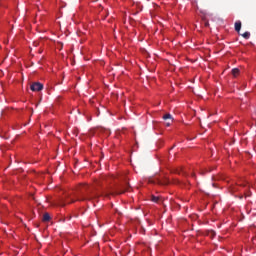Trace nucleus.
Returning a JSON list of instances; mask_svg holds the SVG:
<instances>
[{"instance_id": "1", "label": "nucleus", "mask_w": 256, "mask_h": 256, "mask_svg": "<svg viewBox=\"0 0 256 256\" xmlns=\"http://www.w3.org/2000/svg\"><path fill=\"white\" fill-rule=\"evenodd\" d=\"M101 195L103 194L93 191V189L89 188L87 184H84L79 186L76 199L77 201H91L92 199L101 197Z\"/></svg>"}, {"instance_id": "2", "label": "nucleus", "mask_w": 256, "mask_h": 256, "mask_svg": "<svg viewBox=\"0 0 256 256\" xmlns=\"http://www.w3.org/2000/svg\"><path fill=\"white\" fill-rule=\"evenodd\" d=\"M148 183L153 185H169V178L167 176L159 175L148 179Z\"/></svg>"}, {"instance_id": "3", "label": "nucleus", "mask_w": 256, "mask_h": 256, "mask_svg": "<svg viewBox=\"0 0 256 256\" xmlns=\"http://www.w3.org/2000/svg\"><path fill=\"white\" fill-rule=\"evenodd\" d=\"M31 91H43V84L35 82L30 86Z\"/></svg>"}, {"instance_id": "4", "label": "nucleus", "mask_w": 256, "mask_h": 256, "mask_svg": "<svg viewBox=\"0 0 256 256\" xmlns=\"http://www.w3.org/2000/svg\"><path fill=\"white\" fill-rule=\"evenodd\" d=\"M125 191H129V183H126L125 186L118 188V193H125Z\"/></svg>"}, {"instance_id": "5", "label": "nucleus", "mask_w": 256, "mask_h": 256, "mask_svg": "<svg viewBox=\"0 0 256 256\" xmlns=\"http://www.w3.org/2000/svg\"><path fill=\"white\" fill-rule=\"evenodd\" d=\"M231 73H232L233 77H239L240 70H239V68H234V69H232Z\"/></svg>"}, {"instance_id": "6", "label": "nucleus", "mask_w": 256, "mask_h": 256, "mask_svg": "<svg viewBox=\"0 0 256 256\" xmlns=\"http://www.w3.org/2000/svg\"><path fill=\"white\" fill-rule=\"evenodd\" d=\"M235 31H237V33H239V31H241V21L235 22Z\"/></svg>"}, {"instance_id": "7", "label": "nucleus", "mask_w": 256, "mask_h": 256, "mask_svg": "<svg viewBox=\"0 0 256 256\" xmlns=\"http://www.w3.org/2000/svg\"><path fill=\"white\" fill-rule=\"evenodd\" d=\"M239 187H247V182L245 180H240L237 182Z\"/></svg>"}, {"instance_id": "8", "label": "nucleus", "mask_w": 256, "mask_h": 256, "mask_svg": "<svg viewBox=\"0 0 256 256\" xmlns=\"http://www.w3.org/2000/svg\"><path fill=\"white\" fill-rule=\"evenodd\" d=\"M43 221H51V216L49 215V213H45L43 215Z\"/></svg>"}, {"instance_id": "9", "label": "nucleus", "mask_w": 256, "mask_h": 256, "mask_svg": "<svg viewBox=\"0 0 256 256\" xmlns=\"http://www.w3.org/2000/svg\"><path fill=\"white\" fill-rule=\"evenodd\" d=\"M242 35V37L244 38V39H249L250 37H251V33H249V32H244L243 34H241Z\"/></svg>"}, {"instance_id": "10", "label": "nucleus", "mask_w": 256, "mask_h": 256, "mask_svg": "<svg viewBox=\"0 0 256 256\" xmlns=\"http://www.w3.org/2000/svg\"><path fill=\"white\" fill-rule=\"evenodd\" d=\"M164 121H167V119H173V117L171 116V114H166L163 116Z\"/></svg>"}, {"instance_id": "11", "label": "nucleus", "mask_w": 256, "mask_h": 256, "mask_svg": "<svg viewBox=\"0 0 256 256\" xmlns=\"http://www.w3.org/2000/svg\"><path fill=\"white\" fill-rule=\"evenodd\" d=\"M151 200H152L154 203H159V197H157V196H152Z\"/></svg>"}, {"instance_id": "12", "label": "nucleus", "mask_w": 256, "mask_h": 256, "mask_svg": "<svg viewBox=\"0 0 256 256\" xmlns=\"http://www.w3.org/2000/svg\"><path fill=\"white\" fill-rule=\"evenodd\" d=\"M215 235H217V233H215V231H210L208 233V236L211 237L213 239V237H215Z\"/></svg>"}, {"instance_id": "13", "label": "nucleus", "mask_w": 256, "mask_h": 256, "mask_svg": "<svg viewBox=\"0 0 256 256\" xmlns=\"http://www.w3.org/2000/svg\"><path fill=\"white\" fill-rule=\"evenodd\" d=\"M66 203H75V200L73 198H70V200L69 199L66 200Z\"/></svg>"}, {"instance_id": "14", "label": "nucleus", "mask_w": 256, "mask_h": 256, "mask_svg": "<svg viewBox=\"0 0 256 256\" xmlns=\"http://www.w3.org/2000/svg\"><path fill=\"white\" fill-rule=\"evenodd\" d=\"M59 205H61L62 207H65V202L61 201V202L59 203Z\"/></svg>"}, {"instance_id": "15", "label": "nucleus", "mask_w": 256, "mask_h": 256, "mask_svg": "<svg viewBox=\"0 0 256 256\" xmlns=\"http://www.w3.org/2000/svg\"><path fill=\"white\" fill-rule=\"evenodd\" d=\"M166 125H167V127H169V125H171V123H170V122H167Z\"/></svg>"}, {"instance_id": "16", "label": "nucleus", "mask_w": 256, "mask_h": 256, "mask_svg": "<svg viewBox=\"0 0 256 256\" xmlns=\"http://www.w3.org/2000/svg\"><path fill=\"white\" fill-rule=\"evenodd\" d=\"M176 173H178V175H181V172H179V170H176Z\"/></svg>"}]
</instances>
